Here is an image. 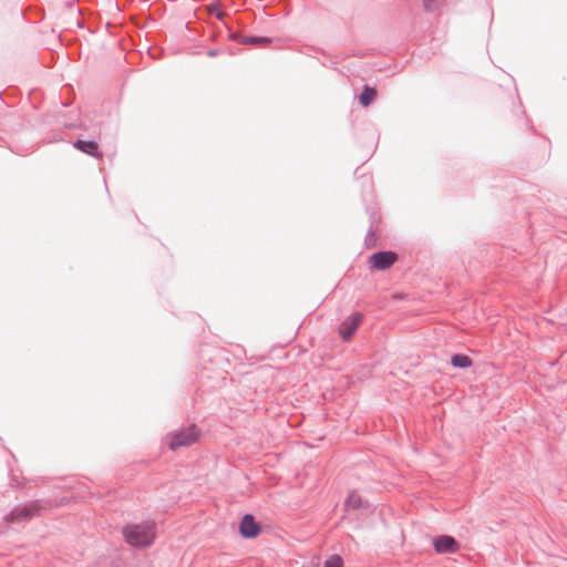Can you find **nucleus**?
<instances>
[{"mask_svg": "<svg viewBox=\"0 0 567 567\" xmlns=\"http://www.w3.org/2000/svg\"><path fill=\"white\" fill-rule=\"evenodd\" d=\"M156 524L144 520L140 524H127L122 528L125 542L133 547H148L155 540Z\"/></svg>", "mask_w": 567, "mask_h": 567, "instance_id": "nucleus-1", "label": "nucleus"}, {"mask_svg": "<svg viewBox=\"0 0 567 567\" xmlns=\"http://www.w3.org/2000/svg\"><path fill=\"white\" fill-rule=\"evenodd\" d=\"M48 502L44 499H35L24 504L16 505L4 517L8 524H19L29 522L39 516L42 511L47 509Z\"/></svg>", "mask_w": 567, "mask_h": 567, "instance_id": "nucleus-2", "label": "nucleus"}, {"mask_svg": "<svg viewBox=\"0 0 567 567\" xmlns=\"http://www.w3.org/2000/svg\"><path fill=\"white\" fill-rule=\"evenodd\" d=\"M200 431L195 424L186 429H181L175 432L168 433L165 442L169 450L177 451L179 447L189 446L199 437Z\"/></svg>", "mask_w": 567, "mask_h": 567, "instance_id": "nucleus-3", "label": "nucleus"}, {"mask_svg": "<svg viewBox=\"0 0 567 567\" xmlns=\"http://www.w3.org/2000/svg\"><path fill=\"white\" fill-rule=\"evenodd\" d=\"M363 313L354 312L351 313L348 318H346L339 327V334L343 341H349L353 337L355 330L363 321Z\"/></svg>", "mask_w": 567, "mask_h": 567, "instance_id": "nucleus-4", "label": "nucleus"}, {"mask_svg": "<svg viewBox=\"0 0 567 567\" xmlns=\"http://www.w3.org/2000/svg\"><path fill=\"white\" fill-rule=\"evenodd\" d=\"M434 550L437 554H454L461 548L460 543L451 535H440L432 540Z\"/></svg>", "mask_w": 567, "mask_h": 567, "instance_id": "nucleus-5", "label": "nucleus"}, {"mask_svg": "<svg viewBox=\"0 0 567 567\" xmlns=\"http://www.w3.org/2000/svg\"><path fill=\"white\" fill-rule=\"evenodd\" d=\"M398 255L392 250H381L371 255L370 261L372 268L377 270H386L395 264Z\"/></svg>", "mask_w": 567, "mask_h": 567, "instance_id": "nucleus-6", "label": "nucleus"}, {"mask_svg": "<svg viewBox=\"0 0 567 567\" xmlns=\"http://www.w3.org/2000/svg\"><path fill=\"white\" fill-rule=\"evenodd\" d=\"M261 532L260 524L254 515L245 514L239 523V534L245 539L256 538Z\"/></svg>", "mask_w": 567, "mask_h": 567, "instance_id": "nucleus-7", "label": "nucleus"}, {"mask_svg": "<svg viewBox=\"0 0 567 567\" xmlns=\"http://www.w3.org/2000/svg\"><path fill=\"white\" fill-rule=\"evenodd\" d=\"M73 147L95 158H101L103 156V153L99 150V144L95 141L78 140L73 143Z\"/></svg>", "mask_w": 567, "mask_h": 567, "instance_id": "nucleus-8", "label": "nucleus"}, {"mask_svg": "<svg viewBox=\"0 0 567 567\" xmlns=\"http://www.w3.org/2000/svg\"><path fill=\"white\" fill-rule=\"evenodd\" d=\"M377 90L369 85H364L362 92L359 95V104L363 107L369 106L377 97Z\"/></svg>", "mask_w": 567, "mask_h": 567, "instance_id": "nucleus-9", "label": "nucleus"}, {"mask_svg": "<svg viewBox=\"0 0 567 567\" xmlns=\"http://www.w3.org/2000/svg\"><path fill=\"white\" fill-rule=\"evenodd\" d=\"M238 41L241 44L267 45L271 42V39L268 37L247 35V37H240Z\"/></svg>", "mask_w": 567, "mask_h": 567, "instance_id": "nucleus-10", "label": "nucleus"}, {"mask_svg": "<svg viewBox=\"0 0 567 567\" xmlns=\"http://www.w3.org/2000/svg\"><path fill=\"white\" fill-rule=\"evenodd\" d=\"M451 364L454 367V368H458V369H466V368H470L472 364H473V361L472 359L466 355V354H463V353H456V354H453L452 358H451Z\"/></svg>", "mask_w": 567, "mask_h": 567, "instance_id": "nucleus-11", "label": "nucleus"}, {"mask_svg": "<svg viewBox=\"0 0 567 567\" xmlns=\"http://www.w3.org/2000/svg\"><path fill=\"white\" fill-rule=\"evenodd\" d=\"M363 504L364 502L362 497L357 493L351 492L344 502V507L347 511H349L350 508L359 509L363 507Z\"/></svg>", "mask_w": 567, "mask_h": 567, "instance_id": "nucleus-12", "label": "nucleus"}, {"mask_svg": "<svg viewBox=\"0 0 567 567\" xmlns=\"http://www.w3.org/2000/svg\"><path fill=\"white\" fill-rule=\"evenodd\" d=\"M323 567H343V559L339 555H332L324 561Z\"/></svg>", "mask_w": 567, "mask_h": 567, "instance_id": "nucleus-13", "label": "nucleus"}, {"mask_svg": "<svg viewBox=\"0 0 567 567\" xmlns=\"http://www.w3.org/2000/svg\"><path fill=\"white\" fill-rule=\"evenodd\" d=\"M423 1V4H424V9L425 11L427 12H433L435 11L436 9H439L442 3L444 2V0H422Z\"/></svg>", "mask_w": 567, "mask_h": 567, "instance_id": "nucleus-14", "label": "nucleus"}, {"mask_svg": "<svg viewBox=\"0 0 567 567\" xmlns=\"http://www.w3.org/2000/svg\"><path fill=\"white\" fill-rule=\"evenodd\" d=\"M218 54V51L217 50H209L208 51V55L209 56H216Z\"/></svg>", "mask_w": 567, "mask_h": 567, "instance_id": "nucleus-15", "label": "nucleus"}, {"mask_svg": "<svg viewBox=\"0 0 567 567\" xmlns=\"http://www.w3.org/2000/svg\"><path fill=\"white\" fill-rule=\"evenodd\" d=\"M371 234H373V233H372V229L370 228V229H369V231H368V237H369Z\"/></svg>", "mask_w": 567, "mask_h": 567, "instance_id": "nucleus-16", "label": "nucleus"}]
</instances>
